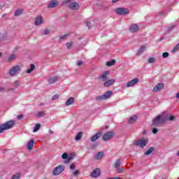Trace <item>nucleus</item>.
Here are the masks:
<instances>
[{
  "instance_id": "1",
  "label": "nucleus",
  "mask_w": 179,
  "mask_h": 179,
  "mask_svg": "<svg viewBox=\"0 0 179 179\" xmlns=\"http://www.w3.org/2000/svg\"><path fill=\"white\" fill-rule=\"evenodd\" d=\"M15 127V121L10 120L6 123L0 125V134L4 132V131H8V129H12Z\"/></svg>"
},
{
  "instance_id": "2",
  "label": "nucleus",
  "mask_w": 179,
  "mask_h": 179,
  "mask_svg": "<svg viewBox=\"0 0 179 179\" xmlns=\"http://www.w3.org/2000/svg\"><path fill=\"white\" fill-rule=\"evenodd\" d=\"M166 118L167 116L158 115L152 120V125H162V124H164Z\"/></svg>"
},
{
  "instance_id": "3",
  "label": "nucleus",
  "mask_w": 179,
  "mask_h": 179,
  "mask_svg": "<svg viewBox=\"0 0 179 179\" xmlns=\"http://www.w3.org/2000/svg\"><path fill=\"white\" fill-rule=\"evenodd\" d=\"M113 95V92L112 91H108L106 92L104 94L101 96H98L96 98V101H101L102 100H107L110 99Z\"/></svg>"
},
{
  "instance_id": "4",
  "label": "nucleus",
  "mask_w": 179,
  "mask_h": 179,
  "mask_svg": "<svg viewBox=\"0 0 179 179\" xmlns=\"http://www.w3.org/2000/svg\"><path fill=\"white\" fill-rule=\"evenodd\" d=\"M117 15H120V16L128 15L129 13V10L125 8H117L115 10Z\"/></svg>"
},
{
  "instance_id": "5",
  "label": "nucleus",
  "mask_w": 179,
  "mask_h": 179,
  "mask_svg": "<svg viewBox=\"0 0 179 179\" xmlns=\"http://www.w3.org/2000/svg\"><path fill=\"white\" fill-rule=\"evenodd\" d=\"M64 170H65L64 165H59L53 169L52 174L53 176H59V174H61Z\"/></svg>"
},
{
  "instance_id": "6",
  "label": "nucleus",
  "mask_w": 179,
  "mask_h": 179,
  "mask_svg": "<svg viewBox=\"0 0 179 179\" xmlns=\"http://www.w3.org/2000/svg\"><path fill=\"white\" fill-rule=\"evenodd\" d=\"M148 139H140L134 143L135 146H140V148H145L148 145Z\"/></svg>"
},
{
  "instance_id": "7",
  "label": "nucleus",
  "mask_w": 179,
  "mask_h": 179,
  "mask_svg": "<svg viewBox=\"0 0 179 179\" xmlns=\"http://www.w3.org/2000/svg\"><path fill=\"white\" fill-rule=\"evenodd\" d=\"M20 72V66H14L9 71L10 76H15L16 73Z\"/></svg>"
},
{
  "instance_id": "8",
  "label": "nucleus",
  "mask_w": 179,
  "mask_h": 179,
  "mask_svg": "<svg viewBox=\"0 0 179 179\" xmlns=\"http://www.w3.org/2000/svg\"><path fill=\"white\" fill-rule=\"evenodd\" d=\"M108 75H110V71H105L103 74L98 77V80H101V82H106L107 79H108L107 77Z\"/></svg>"
},
{
  "instance_id": "9",
  "label": "nucleus",
  "mask_w": 179,
  "mask_h": 179,
  "mask_svg": "<svg viewBox=\"0 0 179 179\" xmlns=\"http://www.w3.org/2000/svg\"><path fill=\"white\" fill-rule=\"evenodd\" d=\"M114 136V133L113 131H108L105 133L103 136V141H110Z\"/></svg>"
},
{
  "instance_id": "10",
  "label": "nucleus",
  "mask_w": 179,
  "mask_h": 179,
  "mask_svg": "<svg viewBox=\"0 0 179 179\" xmlns=\"http://www.w3.org/2000/svg\"><path fill=\"white\" fill-rule=\"evenodd\" d=\"M139 82V78H134L126 84L127 87H132Z\"/></svg>"
},
{
  "instance_id": "11",
  "label": "nucleus",
  "mask_w": 179,
  "mask_h": 179,
  "mask_svg": "<svg viewBox=\"0 0 179 179\" xmlns=\"http://www.w3.org/2000/svg\"><path fill=\"white\" fill-rule=\"evenodd\" d=\"M162 89H164V83H159L153 87L152 91L157 92H160V90H162Z\"/></svg>"
},
{
  "instance_id": "12",
  "label": "nucleus",
  "mask_w": 179,
  "mask_h": 179,
  "mask_svg": "<svg viewBox=\"0 0 179 179\" xmlns=\"http://www.w3.org/2000/svg\"><path fill=\"white\" fill-rule=\"evenodd\" d=\"M69 9H71V10H78V9H79V3L73 2L69 4Z\"/></svg>"
},
{
  "instance_id": "13",
  "label": "nucleus",
  "mask_w": 179,
  "mask_h": 179,
  "mask_svg": "<svg viewBox=\"0 0 179 179\" xmlns=\"http://www.w3.org/2000/svg\"><path fill=\"white\" fill-rule=\"evenodd\" d=\"M129 31L131 33H137V31H139V26L138 24H134L130 26Z\"/></svg>"
},
{
  "instance_id": "14",
  "label": "nucleus",
  "mask_w": 179,
  "mask_h": 179,
  "mask_svg": "<svg viewBox=\"0 0 179 179\" xmlns=\"http://www.w3.org/2000/svg\"><path fill=\"white\" fill-rule=\"evenodd\" d=\"M101 171L99 169H94L91 173V176L93 178H97V177H100Z\"/></svg>"
},
{
  "instance_id": "15",
  "label": "nucleus",
  "mask_w": 179,
  "mask_h": 179,
  "mask_svg": "<svg viewBox=\"0 0 179 179\" xmlns=\"http://www.w3.org/2000/svg\"><path fill=\"white\" fill-rule=\"evenodd\" d=\"M114 83H115V79H110V80H106L103 83V85L105 86V87H110V86H113V85H114Z\"/></svg>"
},
{
  "instance_id": "16",
  "label": "nucleus",
  "mask_w": 179,
  "mask_h": 179,
  "mask_svg": "<svg viewBox=\"0 0 179 179\" xmlns=\"http://www.w3.org/2000/svg\"><path fill=\"white\" fill-rule=\"evenodd\" d=\"M43 23V17L41 15H38L36 17L35 20V26H40Z\"/></svg>"
},
{
  "instance_id": "17",
  "label": "nucleus",
  "mask_w": 179,
  "mask_h": 179,
  "mask_svg": "<svg viewBox=\"0 0 179 179\" xmlns=\"http://www.w3.org/2000/svg\"><path fill=\"white\" fill-rule=\"evenodd\" d=\"M57 6H58V2L57 1V0H52L48 5V8H57Z\"/></svg>"
},
{
  "instance_id": "18",
  "label": "nucleus",
  "mask_w": 179,
  "mask_h": 179,
  "mask_svg": "<svg viewBox=\"0 0 179 179\" xmlns=\"http://www.w3.org/2000/svg\"><path fill=\"white\" fill-rule=\"evenodd\" d=\"M101 136V133H96L91 138V142H96Z\"/></svg>"
},
{
  "instance_id": "19",
  "label": "nucleus",
  "mask_w": 179,
  "mask_h": 179,
  "mask_svg": "<svg viewBox=\"0 0 179 179\" xmlns=\"http://www.w3.org/2000/svg\"><path fill=\"white\" fill-rule=\"evenodd\" d=\"M56 82H58V77H51L48 79L49 85H53Z\"/></svg>"
},
{
  "instance_id": "20",
  "label": "nucleus",
  "mask_w": 179,
  "mask_h": 179,
  "mask_svg": "<svg viewBox=\"0 0 179 179\" xmlns=\"http://www.w3.org/2000/svg\"><path fill=\"white\" fill-rule=\"evenodd\" d=\"M136 120H138V116L134 115L129 118L128 123L129 124H135V122H136Z\"/></svg>"
},
{
  "instance_id": "21",
  "label": "nucleus",
  "mask_w": 179,
  "mask_h": 179,
  "mask_svg": "<svg viewBox=\"0 0 179 179\" xmlns=\"http://www.w3.org/2000/svg\"><path fill=\"white\" fill-rule=\"evenodd\" d=\"M33 146H34V140H31L27 144L28 150H31V149H33Z\"/></svg>"
},
{
  "instance_id": "22",
  "label": "nucleus",
  "mask_w": 179,
  "mask_h": 179,
  "mask_svg": "<svg viewBox=\"0 0 179 179\" xmlns=\"http://www.w3.org/2000/svg\"><path fill=\"white\" fill-rule=\"evenodd\" d=\"M34 69H36V66L34 64H31L30 69L27 70L26 73H31V72H33Z\"/></svg>"
},
{
  "instance_id": "23",
  "label": "nucleus",
  "mask_w": 179,
  "mask_h": 179,
  "mask_svg": "<svg viewBox=\"0 0 179 179\" xmlns=\"http://www.w3.org/2000/svg\"><path fill=\"white\" fill-rule=\"evenodd\" d=\"M75 101V98L70 97L66 101V106H71L73 102Z\"/></svg>"
},
{
  "instance_id": "24",
  "label": "nucleus",
  "mask_w": 179,
  "mask_h": 179,
  "mask_svg": "<svg viewBox=\"0 0 179 179\" xmlns=\"http://www.w3.org/2000/svg\"><path fill=\"white\" fill-rule=\"evenodd\" d=\"M103 155H104V153L103 152H98V154L95 157V159L96 160H101V159L103 158Z\"/></svg>"
},
{
  "instance_id": "25",
  "label": "nucleus",
  "mask_w": 179,
  "mask_h": 179,
  "mask_svg": "<svg viewBox=\"0 0 179 179\" xmlns=\"http://www.w3.org/2000/svg\"><path fill=\"white\" fill-rule=\"evenodd\" d=\"M23 13V9L18 8L15 10L14 15L15 16H20Z\"/></svg>"
},
{
  "instance_id": "26",
  "label": "nucleus",
  "mask_w": 179,
  "mask_h": 179,
  "mask_svg": "<svg viewBox=\"0 0 179 179\" xmlns=\"http://www.w3.org/2000/svg\"><path fill=\"white\" fill-rule=\"evenodd\" d=\"M106 66H113V65H115V59H112L110 61H108L106 64Z\"/></svg>"
},
{
  "instance_id": "27",
  "label": "nucleus",
  "mask_w": 179,
  "mask_h": 179,
  "mask_svg": "<svg viewBox=\"0 0 179 179\" xmlns=\"http://www.w3.org/2000/svg\"><path fill=\"white\" fill-rule=\"evenodd\" d=\"M82 136H83V132L80 131L75 138L76 141H80L82 139Z\"/></svg>"
},
{
  "instance_id": "28",
  "label": "nucleus",
  "mask_w": 179,
  "mask_h": 179,
  "mask_svg": "<svg viewBox=\"0 0 179 179\" xmlns=\"http://www.w3.org/2000/svg\"><path fill=\"white\" fill-rule=\"evenodd\" d=\"M40 128H41V124L40 123L36 124L34 128L33 132H37Z\"/></svg>"
},
{
  "instance_id": "29",
  "label": "nucleus",
  "mask_w": 179,
  "mask_h": 179,
  "mask_svg": "<svg viewBox=\"0 0 179 179\" xmlns=\"http://www.w3.org/2000/svg\"><path fill=\"white\" fill-rule=\"evenodd\" d=\"M153 150H155V148H154L153 147L150 148L145 152V156H149V155H150V153H152V152H153Z\"/></svg>"
},
{
  "instance_id": "30",
  "label": "nucleus",
  "mask_w": 179,
  "mask_h": 179,
  "mask_svg": "<svg viewBox=\"0 0 179 179\" xmlns=\"http://www.w3.org/2000/svg\"><path fill=\"white\" fill-rule=\"evenodd\" d=\"M73 160V157L68 156L67 159L64 161V163H66V164H68L69 163H71V162H72Z\"/></svg>"
},
{
  "instance_id": "31",
  "label": "nucleus",
  "mask_w": 179,
  "mask_h": 179,
  "mask_svg": "<svg viewBox=\"0 0 179 179\" xmlns=\"http://www.w3.org/2000/svg\"><path fill=\"white\" fill-rule=\"evenodd\" d=\"M164 117H167V118L166 120H167L168 121H173V120H176V116L174 115H171V116H169V115H166Z\"/></svg>"
},
{
  "instance_id": "32",
  "label": "nucleus",
  "mask_w": 179,
  "mask_h": 179,
  "mask_svg": "<svg viewBox=\"0 0 179 179\" xmlns=\"http://www.w3.org/2000/svg\"><path fill=\"white\" fill-rule=\"evenodd\" d=\"M120 166H121V161H120V159H117L114 166L115 169H118L120 168Z\"/></svg>"
},
{
  "instance_id": "33",
  "label": "nucleus",
  "mask_w": 179,
  "mask_h": 179,
  "mask_svg": "<svg viewBox=\"0 0 179 179\" xmlns=\"http://www.w3.org/2000/svg\"><path fill=\"white\" fill-rule=\"evenodd\" d=\"M179 50V43L172 49V52H176Z\"/></svg>"
},
{
  "instance_id": "34",
  "label": "nucleus",
  "mask_w": 179,
  "mask_h": 179,
  "mask_svg": "<svg viewBox=\"0 0 179 179\" xmlns=\"http://www.w3.org/2000/svg\"><path fill=\"white\" fill-rule=\"evenodd\" d=\"M72 45H73V42L66 43V46L67 47L68 50H71V48H72Z\"/></svg>"
},
{
  "instance_id": "35",
  "label": "nucleus",
  "mask_w": 179,
  "mask_h": 179,
  "mask_svg": "<svg viewBox=\"0 0 179 179\" xmlns=\"http://www.w3.org/2000/svg\"><path fill=\"white\" fill-rule=\"evenodd\" d=\"M156 62V59L155 57H150L148 59V64H153Z\"/></svg>"
},
{
  "instance_id": "36",
  "label": "nucleus",
  "mask_w": 179,
  "mask_h": 179,
  "mask_svg": "<svg viewBox=\"0 0 179 179\" xmlns=\"http://www.w3.org/2000/svg\"><path fill=\"white\" fill-rule=\"evenodd\" d=\"M20 178V173H16L15 175H13L10 179H19Z\"/></svg>"
},
{
  "instance_id": "37",
  "label": "nucleus",
  "mask_w": 179,
  "mask_h": 179,
  "mask_svg": "<svg viewBox=\"0 0 179 179\" xmlns=\"http://www.w3.org/2000/svg\"><path fill=\"white\" fill-rule=\"evenodd\" d=\"M62 159L63 160H66L68 159V153L66 152L63 153L62 155Z\"/></svg>"
},
{
  "instance_id": "38",
  "label": "nucleus",
  "mask_w": 179,
  "mask_h": 179,
  "mask_svg": "<svg viewBox=\"0 0 179 179\" xmlns=\"http://www.w3.org/2000/svg\"><path fill=\"white\" fill-rule=\"evenodd\" d=\"M145 50H146V47L141 46L138 50V52L143 53Z\"/></svg>"
},
{
  "instance_id": "39",
  "label": "nucleus",
  "mask_w": 179,
  "mask_h": 179,
  "mask_svg": "<svg viewBox=\"0 0 179 179\" xmlns=\"http://www.w3.org/2000/svg\"><path fill=\"white\" fill-rule=\"evenodd\" d=\"M16 58V55H10V56L8 57V61H13Z\"/></svg>"
},
{
  "instance_id": "40",
  "label": "nucleus",
  "mask_w": 179,
  "mask_h": 179,
  "mask_svg": "<svg viewBox=\"0 0 179 179\" xmlns=\"http://www.w3.org/2000/svg\"><path fill=\"white\" fill-rule=\"evenodd\" d=\"M72 0H64L63 2H62V5L63 6H65V5H68V3H69V2H71Z\"/></svg>"
},
{
  "instance_id": "41",
  "label": "nucleus",
  "mask_w": 179,
  "mask_h": 179,
  "mask_svg": "<svg viewBox=\"0 0 179 179\" xmlns=\"http://www.w3.org/2000/svg\"><path fill=\"white\" fill-rule=\"evenodd\" d=\"M169 57V52H165L162 54V58H167Z\"/></svg>"
},
{
  "instance_id": "42",
  "label": "nucleus",
  "mask_w": 179,
  "mask_h": 179,
  "mask_svg": "<svg viewBox=\"0 0 179 179\" xmlns=\"http://www.w3.org/2000/svg\"><path fill=\"white\" fill-rule=\"evenodd\" d=\"M73 174L75 177H78L79 176V170L75 171Z\"/></svg>"
},
{
  "instance_id": "43",
  "label": "nucleus",
  "mask_w": 179,
  "mask_h": 179,
  "mask_svg": "<svg viewBox=\"0 0 179 179\" xmlns=\"http://www.w3.org/2000/svg\"><path fill=\"white\" fill-rule=\"evenodd\" d=\"M68 34H65V35H63L62 36L59 37L60 40H65V38H66V37H68Z\"/></svg>"
},
{
  "instance_id": "44",
  "label": "nucleus",
  "mask_w": 179,
  "mask_h": 179,
  "mask_svg": "<svg viewBox=\"0 0 179 179\" xmlns=\"http://www.w3.org/2000/svg\"><path fill=\"white\" fill-rule=\"evenodd\" d=\"M58 97H59V96H58V94H55V95H54L53 96H52V100H57V99H58Z\"/></svg>"
},
{
  "instance_id": "45",
  "label": "nucleus",
  "mask_w": 179,
  "mask_h": 179,
  "mask_svg": "<svg viewBox=\"0 0 179 179\" xmlns=\"http://www.w3.org/2000/svg\"><path fill=\"white\" fill-rule=\"evenodd\" d=\"M37 115L38 117H43L44 115V112H38Z\"/></svg>"
},
{
  "instance_id": "46",
  "label": "nucleus",
  "mask_w": 179,
  "mask_h": 179,
  "mask_svg": "<svg viewBox=\"0 0 179 179\" xmlns=\"http://www.w3.org/2000/svg\"><path fill=\"white\" fill-rule=\"evenodd\" d=\"M45 36H47L48 34H50V29H45L44 31Z\"/></svg>"
},
{
  "instance_id": "47",
  "label": "nucleus",
  "mask_w": 179,
  "mask_h": 179,
  "mask_svg": "<svg viewBox=\"0 0 179 179\" xmlns=\"http://www.w3.org/2000/svg\"><path fill=\"white\" fill-rule=\"evenodd\" d=\"M76 166L74 164H71L70 169L71 170H75Z\"/></svg>"
},
{
  "instance_id": "48",
  "label": "nucleus",
  "mask_w": 179,
  "mask_h": 179,
  "mask_svg": "<svg viewBox=\"0 0 179 179\" xmlns=\"http://www.w3.org/2000/svg\"><path fill=\"white\" fill-rule=\"evenodd\" d=\"M159 131L157 130V129L156 128H153L152 129V134H157Z\"/></svg>"
},
{
  "instance_id": "49",
  "label": "nucleus",
  "mask_w": 179,
  "mask_h": 179,
  "mask_svg": "<svg viewBox=\"0 0 179 179\" xmlns=\"http://www.w3.org/2000/svg\"><path fill=\"white\" fill-rule=\"evenodd\" d=\"M78 66H82L83 65V62L80 61L77 63Z\"/></svg>"
},
{
  "instance_id": "50",
  "label": "nucleus",
  "mask_w": 179,
  "mask_h": 179,
  "mask_svg": "<svg viewBox=\"0 0 179 179\" xmlns=\"http://www.w3.org/2000/svg\"><path fill=\"white\" fill-rule=\"evenodd\" d=\"M23 115H19L17 117V120H22V118H23Z\"/></svg>"
},
{
  "instance_id": "51",
  "label": "nucleus",
  "mask_w": 179,
  "mask_h": 179,
  "mask_svg": "<svg viewBox=\"0 0 179 179\" xmlns=\"http://www.w3.org/2000/svg\"><path fill=\"white\" fill-rule=\"evenodd\" d=\"M122 170H124V169H122V168H117V171L118 173H121V172L122 171Z\"/></svg>"
},
{
  "instance_id": "52",
  "label": "nucleus",
  "mask_w": 179,
  "mask_h": 179,
  "mask_svg": "<svg viewBox=\"0 0 179 179\" xmlns=\"http://www.w3.org/2000/svg\"><path fill=\"white\" fill-rule=\"evenodd\" d=\"M107 179H122V178L120 177H113V178H108Z\"/></svg>"
},
{
  "instance_id": "53",
  "label": "nucleus",
  "mask_w": 179,
  "mask_h": 179,
  "mask_svg": "<svg viewBox=\"0 0 179 179\" xmlns=\"http://www.w3.org/2000/svg\"><path fill=\"white\" fill-rule=\"evenodd\" d=\"M90 22H87V26L88 27V29H90Z\"/></svg>"
},
{
  "instance_id": "54",
  "label": "nucleus",
  "mask_w": 179,
  "mask_h": 179,
  "mask_svg": "<svg viewBox=\"0 0 179 179\" xmlns=\"http://www.w3.org/2000/svg\"><path fill=\"white\" fill-rule=\"evenodd\" d=\"M0 92H5V88L0 87Z\"/></svg>"
},
{
  "instance_id": "55",
  "label": "nucleus",
  "mask_w": 179,
  "mask_h": 179,
  "mask_svg": "<svg viewBox=\"0 0 179 179\" xmlns=\"http://www.w3.org/2000/svg\"><path fill=\"white\" fill-rule=\"evenodd\" d=\"M120 0H112V3H115V2H118Z\"/></svg>"
},
{
  "instance_id": "56",
  "label": "nucleus",
  "mask_w": 179,
  "mask_h": 179,
  "mask_svg": "<svg viewBox=\"0 0 179 179\" xmlns=\"http://www.w3.org/2000/svg\"><path fill=\"white\" fill-rule=\"evenodd\" d=\"M15 85H20V83H19V81H16Z\"/></svg>"
},
{
  "instance_id": "57",
  "label": "nucleus",
  "mask_w": 179,
  "mask_h": 179,
  "mask_svg": "<svg viewBox=\"0 0 179 179\" xmlns=\"http://www.w3.org/2000/svg\"><path fill=\"white\" fill-rule=\"evenodd\" d=\"M176 98L179 99V92L176 94Z\"/></svg>"
},
{
  "instance_id": "58",
  "label": "nucleus",
  "mask_w": 179,
  "mask_h": 179,
  "mask_svg": "<svg viewBox=\"0 0 179 179\" xmlns=\"http://www.w3.org/2000/svg\"><path fill=\"white\" fill-rule=\"evenodd\" d=\"M143 135H145V134H146V131H143Z\"/></svg>"
},
{
  "instance_id": "59",
  "label": "nucleus",
  "mask_w": 179,
  "mask_h": 179,
  "mask_svg": "<svg viewBox=\"0 0 179 179\" xmlns=\"http://www.w3.org/2000/svg\"><path fill=\"white\" fill-rule=\"evenodd\" d=\"M0 57H2V52H0Z\"/></svg>"
},
{
  "instance_id": "60",
  "label": "nucleus",
  "mask_w": 179,
  "mask_h": 179,
  "mask_svg": "<svg viewBox=\"0 0 179 179\" xmlns=\"http://www.w3.org/2000/svg\"><path fill=\"white\" fill-rule=\"evenodd\" d=\"M96 1H101V0H96Z\"/></svg>"
}]
</instances>
